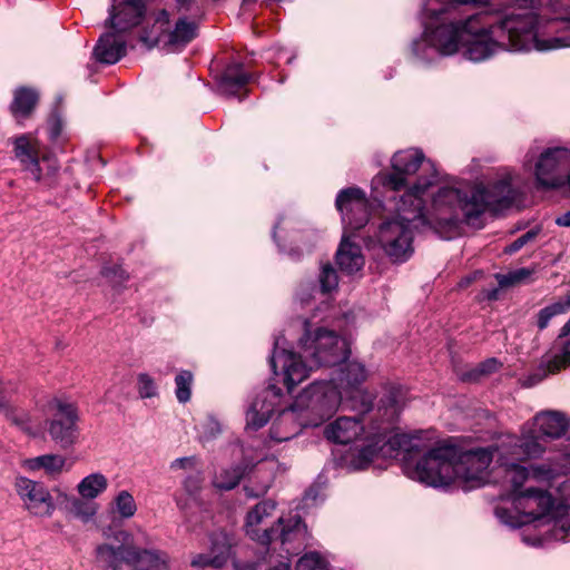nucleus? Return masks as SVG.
<instances>
[{"label":"nucleus","mask_w":570,"mask_h":570,"mask_svg":"<svg viewBox=\"0 0 570 570\" xmlns=\"http://www.w3.org/2000/svg\"><path fill=\"white\" fill-rule=\"evenodd\" d=\"M274 528L277 529L274 541L278 540L282 546L296 542L299 548L306 539V525L298 514L278 518Z\"/></svg>","instance_id":"obj_29"},{"label":"nucleus","mask_w":570,"mask_h":570,"mask_svg":"<svg viewBox=\"0 0 570 570\" xmlns=\"http://www.w3.org/2000/svg\"><path fill=\"white\" fill-rule=\"evenodd\" d=\"M562 299H563V302L567 304V306L570 309V293L567 296L562 297Z\"/></svg>","instance_id":"obj_62"},{"label":"nucleus","mask_w":570,"mask_h":570,"mask_svg":"<svg viewBox=\"0 0 570 570\" xmlns=\"http://www.w3.org/2000/svg\"><path fill=\"white\" fill-rule=\"evenodd\" d=\"M494 512L497 518L507 525L517 528L525 524L524 517H522L518 511L517 514H513L505 508L497 507Z\"/></svg>","instance_id":"obj_49"},{"label":"nucleus","mask_w":570,"mask_h":570,"mask_svg":"<svg viewBox=\"0 0 570 570\" xmlns=\"http://www.w3.org/2000/svg\"><path fill=\"white\" fill-rule=\"evenodd\" d=\"M363 433L364 425L356 416H340L324 430V435L328 441L340 444L351 443Z\"/></svg>","instance_id":"obj_25"},{"label":"nucleus","mask_w":570,"mask_h":570,"mask_svg":"<svg viewBox=\"0 0 570 570\" xmlns=\"http://www.w3.org/2000/svg\"><path fill=\"white\" fill-rule=\"evenodd\" d=\"M245 473V469L242 465H234L227 469H222L215 474L213 484L219 490H232L238 485Z\"/></svg>","instance_id":"obj_37"},{"label":"nucleus","mask_w":570,"mask_h":570,"mask_svg":"<svg viewBox=\"0 0 570 570\" xmlns=\"http://www.w3.org/2000/svg\"><path fill=\"white\" fill-rule=\"evenodd\" d=\"M289 569H291L289 561H281L278 564L272 567L268 570H289Z\"/></svg>","instance_id":"obj_59"},{"label":"nucleus","mask_w":570,"mask_h":570,"mask_svg":"<svg viewBox=\"0 0 570 570\" xmlns=\"http://www.w3.org/2000/svg\"><path fill=\"white\" fill-rule=\"evenodd\" d=\"M303 428H308V425L302 424V420L298 419V414L291 404V406L284 409L273 422L269 430V438L275 442L288 441L298 435Z\"/></svg>","instance_id":"obj_26"},{"label":"nucleus","mask_w":570,"mask_h":570,"mask_svg":"<svg viewBox=\"0 0 570 570\" xmlns=\"http://www.w3.org/2000/svg\"><path fill=\"white\" fill-rule=\"evenodd\" d=\"M405 404L406 393L401 387H392L381 397L372 417L371 443L357 450L350 461L354 470L367 468L379 453L382 456L393 458L404 452V459H406L407 455L424 450L417 435L394 432L395 423Z\"/></svg>","instance_id":"obj_3"},{"label":"nucleus","mask_w":570,"mask_h":570,"mask_svg":"<svg viewBox=\"0 0 570 570\" xmlns=\"http://www.w3.org/2000/svg\"><path fill=\"white\" fill-rule=\"evenodd\" d=\"M568 311H569V307L567 306V304L563 302L562 298H560L558 302L540 309L538 313V320H537V325H538L539 330H544L549 325V322L551 321L552 317H554L559 314H563Z\"/></svg>","instance_id":"obj_43"},{"label":"nucleus","mask_w":570,"mask_h":570,"mask_svg":"<svg viewBox=\"0 0 570 570\" xmlns=\"http://www.w3.org/2000/svg\"><path fill=\"white\" fill-rule=\"evenodd\" d=\"M494 451L498 452V461L503 470L504 480L512 485L513 495L521 491L520 488L529 478L538 479L549 473L543 465L525 468L517 463L518 460H513L505 451L499 448H495Z\"/></svg>","instance_id":"obj_22"},{"label":"nucleus","mask_w":570,"mask_h":570,"mask_svg":"<svg viewBox=\"0 0 570 570\" xmlns=\"http://www.w3.org/2000/svg\"><path fill=\"white\" fill-rule=\"evenodd\" d=\"M52 417L48 421V433L61 449L71 448L78 440V411L75 404L53 399L49 402Z\"/></svg>","instance_id":"obj_11"},{"label":"nucleus","mask_w":570,"mask_h":570,"mask_svg":"<svg viewBox=\"0 0 570 570\" xmlns=\"http://www.w3.org/2000/svg\"><path fill=\"white\" fill-rule=\"evenodd\" d=\"M108 479L100 472L90 473L77 484L79 497L86 500H95L108 488Z\"/></svg>","instance_id":"obj_34"},{"label":"nucleus","mask_w":570,"mask_h":570,"mask_svg":"<svg viewBox=\"0 0 570 570\" xmlns=\"http://www.w3.org/2000/svg\"><path fill=\"white\" fill-rule=\"evenodd\" d=\"M351 237L352 235L343 233L335 255L340 269L348 275L361 271L365 263L361 247L356 243L351 242Z\"/></svg>","instance_id":"obj_27"},{"label":"nucleus","mask_w":570,"mask_h":570,"mask_svg":"<svg viewBox=\"0 0 570 570\" xmlns=\"http://www.w3.org/2000/svg\"><path fill=\"white\" fill-rule=\"evenodd\" d=\"M102 275L110 279L114 285H121L128 279V274L120 266H105Z\"/></svg>","instance_id":"obj_50"},{"label":"nucleus","mask_w":570,"mask_h":570,"mask_svg":"<svg viewBox=\"0 0 570 570\" xmlns=\"http://www.w3.org/2000/svg\"><path fill=\"white\" fill-rule=\"evenodd\" d=\"M269 364L275 374H277L278 366L282 368L283 382L288 392L307 379L309 372L316 367L312 360L304 357L303 352L297 354L287 350L278 351L276 347L269 358Z\"/></svg>","instance_id":"obj_16"},{"label":"nucleus","mask_w":570,"mask_h":570,"mask_svg":"<svg viewBox=\"0 0 570 570\" xmlns=\"http://www.w3.org/2000/svg\"><path fill=\"white\" fill-rule=\"evenodd\" d=\"M144 0H114L110 23L114 29L125 31L140 23L145 14Z\"/></svg>","instance_id":"obj_24"},{"label":"nucleus","mask_w":570,"mask_h":570,"mask_svg":"<svg viewBox=\"0 0 570 570\" xmlns=\"http://www.w3.org/2000/svg\"><path fill=\"white\" fill-rule=\"evenodd\" d=\"M210 542H212V548H210L212 556L220 554V552L226 550V556H225V563H226L230 557V549H232V543H230L228 535L224 532L214 533L210 538Z\"/></svg>","instance_id":"obj_48"},{"label":"nucleus","mask_w":570,"mask_h":570,"mask_svg":"<svg viewBox=\"0 0 570 570\" xmlns=\"http://www.w3.org/2000/svg\"><path fill=\"white\" fill-rule=\"evenodd\" d=\"M342 396L345 397V402L350 404L352 410L360 413H367L373 406L372 393L363 390L361 386L342 392Z\"/></svg>","instance_id":"obj_36"},{"label":"nucleus","mask_w":570,"mask_h":570,"mask_svg":"<svg viewBox=\"0 0 570 570\" xmlns=\"http://www.w3.org/2000/svg\"><path fill=\"white\" fill-rule=\"evenodd\" d=\"M489 298H490V299H494V298H497V291H493V292L489 295Z\"/></svg>","instance_id":"obj_63"},{"label":"nucleus","mask_w":570,"mask_h":570,"mask_svg":"<svg viewBox=\"0 0 570 570\" xmlns=\"http://www.w3.org/2000/svg\"><path fill=\"white\" fill-rule=\"evenodd\" d=\"M322 558L317 552L304 554L296 563V570H315L321 567Z\"/></svg>","instance_id":"obj_51"},{"label":"nucleus","mask_w":570,"mask_h":570,"mask_svg":"<svg viewBox=\"0 0 570 570\" xmlns=\"http://www.w3.org/2000/svg\"><path fill=\"white\" fill-rule=\"evenodd\" d=\"M553 505V498L547 490L528 488L513 495L514 510L524 517L525 524L546 517Z\"/></svg>","instance_id":"obj_18"},{"label":"nucleus","mask_w":570,"mask_h":570,"mask_svg":"<svg viewBox=\"0 0 570 570\" xmlns=\"http://www.w3.org/2000/svg\"><path fill=\"white\" fill-rule=\"evenodd\" d=\"M39 100V94L36 89L29 87H19L13 91V100L10 105L12 116L18 120L30 117Z\"/></svg>","instance_id":"obj_33"},{"label":"nucleus","mask_w":570,"mask_h":570,"mask_svg":"<svg viewBox=\"0 0 570 570\" xmlns=\"http://www.w3.org/2000/svg\"><path fill=\"white\" fill-rule=\"evenodd\" d=\"M117 513L122 519H129L135 515L137 505L134 497L127 490L120 491L114 499Z\"/></svg>","instance_id":"obj_41"},{"label":"nucleus","mask_w":570,"mask_h":570,"mask_svg":"<svg viewBox=\"0 0 570 570\" xmlns=\"http://www.w3.org/2000/svg\"><path fill=\"white\" fill-rule=\"evenodd\" d=\"M0 414L24 432L30 433V417L28 413L14 407L4 397H0Z\"/></svg>","instance_id":"obj_38"},{"label":"nucleus","mask_w":570,"mask_h":570,"mask_svg":"<svg viewBox=\"0 0 570 570\" xmlns=\"http://www.w3.org/2000/svg\"><path fill=\"white\" fill-rule=\"evenodd\" d=\"M342 401V392L334 382L315 381L295 396L292 405L302 424L315 428L332 417Z\"/></svg>","instance_id":"obj_6"},{"label":"nucleus","mask_w":570,"mask_h":570,"mask_svg":"<svg viewBox=\"0 0 570 570\" xmlns=\"http://www.w3.org/2000/svg\"><path fill=\"white\" fill-rule=\"evenodd\" d=\"M366 377L367 372L363 364L348 362L340 368L337 377L331 381L334 382L340 392H347L348 390L360 387Z\"/></svg>","instance_id":"obj_32"},{"label":"nucleus","mask_w":570,"mask_h":570,"mask_svg":"<svg viewBox=\"0 0 570 570\" xmlns=\"http://www.w3.org/2000/svg\"><path fill=\"white\" fill-rule=\"evenodd\" d=\"M500 366L501 364L497 358H488L484 362H481L480 364L474 366L473 368L464 372L461 377L463 381L476 382L482 377L497 372L500 368Z\"/></svg>","instance_id":"obj_40"},{"label":"nucleus","mask_w":570,"mask_h":570,"mask_svg":"<svg viewBox=\"0 0 570 570\" xmlns=\"http://www.w3.org/2000/svg\"><path fill=\"white\" fill-rule=\"evenodd\" d=\"M570 168V148L550 147L542 150L534 163V177L538 186L544 189L564 187Z\"/></svg>","instance_id":"obj_9"},{"label":"nucleus","mask_w":570,"mask_h":570,"mask_svg":"<svg viewBox=\"0 0 570 570\" xmlns=\"http://www.w3.org/2000/svg\"><path fill=\"white\" fill-rule=\"evenodd\" d=\"M252 79V75L243 70L242 63H232L223 71L218 89L227 97H240L247 94L246 86Z\"/></svg>","instance_id":"obj_28"},{"label":"nucleus","mask_w":570,"mask_h":570,"mask_svg":"<svg viewBox=\"0 0 570 570\" xmlns=\"http://www.w3.org/2000/svg\"><path fill=\"white\" fill-rule=\"evenodd\" d=\"M423 160L424 155L417 149L397 151L392 158V167L394 173L380 175L379 179L385 187H389L391 190H400L405 186L404 176L416 173Z\"/></svg>","instance_id":"obj_20"},{"label":"nucleus","mask_w":570,"mask_h":570,"mask_svg":"<svg viewBox=\"0 0 570 570\" xmlns=\"http://www.w3.org/2000/svg\"><path fill=\"white\" fill-rule=\"evenodd\" d=\"M225 556H226V550L220 552V554H214V556H212L210 552L209 553H198L193 557L190 564L193 567H197V568H205V567L220 568L225 564Z\"/></svg>","instance_id":"obj_46"},{"label":"nucleus","mask_w":570,"mask_h":570,"mask_svg":"<svg viewBox=\"0 0 570 570\" xmlns=\"http://www.w3.org/2000/svg\"><path fill=\"white\" fill-rule=\"evenodd\" d=\"M456 458V446L440 445L428 451L413 468L406 463V474L429 487H446L455 481Z\"/></svg>","instance_id":"obj_7"},{"label":"nucleus","mask_w":570,"mask_h":570,"mask_svg":"<svg viewBox=\"0 0 570 570\" xmlns=\"http://www.w3.org/2000/svg\"><path fill=\"white\" fill-rule=\"evenodd\" d=\"M534 425L546 440L559 439L569 429V421L559 411H543L534 416Z\"/></svg>","instance_id":"obj_30"},{"label":"nucleus","mask_w":570,"mask_h":570,"mask_svg":"<svg viewBox=\"0 0 570 570\" xmlns=\"http://www.w3.org/2000/svg\"><path fill=\"white\" fill-rule=\"evenodd\" d=\"M534 158V154H531V151H529L527 155H525V160H524V165L527 166L529 163H531Z\"/></svg>","instance_id":"obj_61"},{"label":"nucleus","mask_w":570,"mask_h":570,"mask_svg":"<svg viewBox=\"0 0 570 570\" xmlns=\"http://www.w3.org/2000/svg\"><path fill=\"white\" fill-rule=\"evenodd\" d=\"M68 511L72 517L81 520L82 522H89L96 515L98 505L92 500H86L81 497L72 498L69 501Z\"/></svg>","instance_id":"obj_39"},{"label":"nucleus","mask_w":570,"mask_h":570,"mask_svg":"<svg viewBox=\"0 0 570 570\" xmlns=\"http://www.w3.org/2000/svg\"><path fill=\"white\" fill-rule=\"evenodd\" d=\"M423 42L422 41H415L413 43V51L415 52L416 56H421L420 52H419V47L422 46Z\"/></svg>","instance_id":"obj_60"},{"label":"nucleus","mask_w":570,"mask_h":570,"mask_svg":"<svg viewBox=\"0 0 570 570\" xmlns=\"http://www.w3.org/2000/svg\"><path fill=\"white\" fill-rule=\"evenodd\" d=\"M175 2L179 12L190 11L196 6V0H175Z\"/></svg>","instance_id":"obj_55"},{"label":"nucleus","mask_w":570,"mask_h":570,"mask_svg":"<svg viewBox=\"0 0 570 570\" xmlns=\"http://www.w3.org/2000/svg\"><path fill=\"white\" fill-rule=\"evenodd\" d=\"M431 185L420 179L406 190L396 205V213L385 219L375 233V242L393 262H404L413 254V230L421 226H430L442 238H445L433 222V205L428 215L423 213L422 195Z\"/></svg>","instance_id":"obj_4"},{"label":"nucleus","mask_w":570,"mask_h":570,"mask_svg":"<svg viewBox=\"0 0 570 570\" xmlns=\"http://www.w3.org/2000/svg\"><path fill=\"white\" fill-rule=\"evenodd\" d=\"M490 0H422L421 19L426 42L439 53L451 56L464 48L466 59L479 62L499 51H530L534 16L525 7L517 6L491 18L476 13L465 20L440 22L443 14L463 4H487Z\"/></svg>","instance_id":"obj_1"},{"label":"nucleus","mask_w":570,"mask_h":570,"mask_svg":"<svg viewBox=\"0 0 570 570\" xmlns=\"http://www.w3.org/2000/svg\"><path fill=\"white\" fill-rule=\"evenodd\" d=\"M96 562L102 570H120L122 563L131 570H171L166 552L136 546L132 535L124 530L96 548Z\"/></svg>","instance_id":"obj_5"},{"label":"nucleus","mask_w":570,"mask_h":570,"mask_svg":"<svg viewBox=\"0 0 570 570\" xmlns=\"http://www.w3.org/2000/svg\"><path fill=\"white\" fill-rule=\"evenodd\" d=\"M492 459L493 453L489 449L461 452L458 448V458L454 461L455 480H460L465 490L484 485L490 481L488 469Z\"/></svg>","instance_id":"obj_12"},{"label":"nucleus","mask_w":570,"mask_h":570,"mask_svg":"<svg viewBox=\"0 0 570 570\" xmlns=\"http://www.w3.org/2000/svg\"><path fill=\"white\" fill-rule=\"evenodd\" d=\"M276 509L274 501L266 500L258 502L246 517V534L262 546L271 544L275 539L274 524L267 527V520L273 515Z\"/></svg>","instance_id":"obj_19"},{"label":"nucleus","mask_w":570,"mask_h":570,"mask_svg":"<svg viewBox=\"0 0 570 570\" xmlns=\"http://www.w3.org/2000/svg\"><path fill=\"white\" fill-rule=\"evenodd\" d=\"M193 464H194V458L185 456V458H178V459L174 460L170 464V468L173 470L187 469V468L193 466Z\"/></svg>","instance_id":"obj_54"},{"label":"nucleus","mask_w":570,"mask_h":570,"mask_svg":"<svg viewBox=\"0 0 570 570\" xmlns=\"http://www.w3.org/2000/svg\"><path fill=\"white\" fill-rule=\"evenodd\" d=\"M194 376L189 371H180L175 377V394L180 403H186L191 396V384Z\"/></svg>","instance_id":"obj_42"},{"label":"nucleus","mask_w":570,"mask_h":570,"mask_svg":"<svg viewBox=\"0 0 570 570\" xmlns=\"http://www.w3.org/2000/svg\"><path fill=\"white\" fill-rule=\"evenodd\" d=\"M137 391L141 399H151L158 395L155 380L147 373H139L137 376Z\"/></svg>","instance_id":"obj_47"},{"label":"nucleus","mask_w":570,"mask_h":570,"mask_svg":"<svg viewBox=\"0 0 570 570\" xmlns=\"http://www.w3.org/2000/svg\"><path fill=\"white\" fill-rule=\"evenodd\" d=\"M22 508L32 517L50 518L56 504L47 485L40 481L19 475L13 483Z\"/></svg>","instance_id":"obj_13"},{"label":"nucleus","mask_w":570,"mask_h":570,"mask_svg":"<svg viewBox=\"0 0 570 570\" xmlns=\"http://www.w3.org/2000/svg\"><path fill=\"white\" fill-rule=\"evenodd\" d=\"M539 234L538 229H530L520 237H518L514 242H512L510 245H508L504 249L508 254H513L518 250H520L525 244L533 240Z\"/></svg>","instance_id":"obj_52"},{"label":"nucleus","mask_w":570,"mask_h":570,"mask_svg":"<svg viewBox=\"0 0 570 570\" xmlns=\"http://www.w3.org/2000/svg\"><path fill=\"white\" fill-rule=\"evenodd\" d=\"M547 440L541 434L533 432L521 438L510 436L499 449L505 451L513 460H527L541 456L546 451Z\"/></svg>","instance_id":"obj_23"},{"label":"nucleus","mask_w":570,"mask_h":570,"mask_svg":"<svg viewBox=\"0 0 570 570\" xmlns=\"http://www.w3.org/2000/svg\"><path fill=\"white\" fill-rule=\"evenodd\" d=\"M335 204L342 215L344 234L353 235L368 223L370 204L362 189L350 187L341 190Z\"/></svg>","instance_id":"obj_14"},{"label":"nucleus","mask_w":570,"mask_h":570,"mask_svg":"<svg viewBox=\"0 0 570 570\" xmlns=\"http://www.w3.org/2000/svg\"><path fill=\"white\" fill-rule=\"evenodd\" d=\"M29 470H43L50 476L59 475L66 466V458L60 454H45L26 461Z\"/></svg>","instance_id":"obj_35"},{"label":"nucleus","mask_w":570,"mask_h":570,"mask_svg":"<svg viewBox=\"0 0 570 570\" xmlns=\"http://www.w3.org/2000/svg\"><path fill=\"white\" fill-rule=\"evenodd\" d=\"M305 332L299 338L301 352L304 357L312 360L313 365L335 366L344 362L350 355V348L344 338L326 328H316L312 332L309 322L304 323Z\"/></svg>","instance_id":"obj_8"},{"label":"nucleus","mask_w":570,"mask_h":570,"mask_svg":"<svg viewBox=\"0 0 570 570\" xmlns=\"http://www.w3.org/2000/svg\"><path fill=\"white\" fill-rule=\"evenodd\" d=\"M184 487L189 494L197 493L198 490L200 489L199 476H197V475L188 476L184 482Z\"/></svg>","instance_id":"obj_53"},{"label":"nucleus","mask_w":570,"mask_h":570,"mask_svg":"<svg viewBox=\"0 0 570 570\" xmlns=\"http://www.w3.org/2000/svg\"><path fill=\"white\" fill-rule=\"evenodd\" d=\"M534 18L535 22L531 28L530 51H550L563 48H570V16H559L554 18V22L551 24L550 30L554 35L546 36L539 31L540 17L539 13L533 9L525 7Z\"/></svg>","instance_id":"obj_17"},{"label":"nucleus","mask_w":570,"mask_h":570,"mask_svg":"<svg viewBox=\"0 0 570 570\" xmlns=\"http://www.w3.org/2000/svg\"><path fill=\"white\" fill-rule=\"evenodd\" d=\"M282 395V389L275 384H271L262 391L246 412L247 428L258 430L264 426L279 404Z\"/></svg>","instance_id":"obj_21"},{"label":"nucleus","mask_w":570,"mask_h":570,"mask_svg":"<svg viewBox=\"0 0 570 570\" xmlns=\"http://www.w3.org/2000/svg\"><path fill=\"white\" fill-rule=\"evenodd\" d=\"M237 570H256L257 566L255 562L235 563Z\"/></svg>","instance_id":"obj_58"},{"label":"nucleus","mask_w":570,"mask_h":570,"mask_svg":"<svg viewBox=\"0 0 570 570\" xmlns=\"http://www.w3.org/2000/svg\"><path fill=\"white\" fill-rule=\"evenodd\" d=\"M14 155L35 180L52 177L58 170L57 160L49 156L40 158L38 141L28 135H21L14 140Z\"/></svg>","instance_id":"obj_15"},{"label":"nucleus","mask_w":570,"mask_h":570,"mask_svg":"<svg viewBox=\"0 0 570 570\" xmlns=\"http://www.w3.org/2000/svg\"><path fill=\"white\" fill-rule=\"evenodd\" d=\"M532 273H533L532 269L523 267V268L512 271L508 274H497L495 278H497L500 287H510V286H514L517 284L522 283L529 276H531Z\"/></svg>","instance_id":"obj_45"},{"label":"nucleus","mask_w":570,"mask_h":570,"mask_svg":"<svg viewBox=\"0 0 570 570\" xmlns=\"http://www.w3.org/2000/svg\"><path fill=\"white\" fill-rule=\"evenodd\" d=\"M470 282H471V279H470V278H466V279H465V284H469Z\"/></svg>","instance_id":"obj_64"},{"label":"nucleus","mask_w":570,"mask_h":570,"mask_svg":"<svg viewBox=\"0 0 570 570\" xmlns=\"http://www.w3.org/2000/svg\"><path fill=\"white\" fill-rule=\"evenodd\" d=\"M517 197L512 175L505 173L488 188L482 185L441 187L433 196L432 217L435 228L446 239L459 234L461 223L475 225L487 208L499 210L509 207Z\"/></svg>","instance_id":"obj_2"},{"label":"nucleus","mask_w":570,"mask_h":570,"mask_svg":"<svg viewBox=\"0 0 570 570\" xmlns=\"http://www.w3.org/2000/svg\"><path fill=\"white\" fill-rule=\"evenodd\" d=\"M126 55L125 41L115 32H107L100 37L95 47L94 56L102 63L112 65Z\"/></svg>","instance_id":"obj_31"},{"label":"nucleus","mask_w":570,"mask_h":570,"mask_svg":"<svg viewBox=\"0 0 570 570\" xmlns=\"http://www.w3.org/2000/svg\"><path fill=\"white\" fill-rule=\"evenodd\" d=\"M318 282L323 294L331 293L337 288L338 276L335 268L330 263L322 265Z\"/></svg>","instance_id":"obj_44"},{"label":"nucleus","mask_w":570,"mask_h":570,"mask_svg":"<svg viewBox=\"0 0 570 570\" xmlns=\"http://www.w3.org/2000/svg\"><path fill=\"white\" fill-rule=\"evenodd\" d=\"M267 489H268V485H264L259 490L253 491L252 488H249L248 485L244 487V490L248 498H258V497L265 494L267 492Z\"/></svg>","instance_id":"obj_56"},{"label":"nucleus","mask_w":570,"mask_h":570,"mask_svg":"<svg viewBox=\"0 0 570 570\" xmlns=\"http://www.w3.org/2000/svg\"><path fill=\"white\" fill-rule=\"evenodd\" d=\"M197 36V24L187 18H179L174 28H170L169 13L166 10L159 11L155 19L151 33L144 38L150 39L151 46H163L170 49H180L189 43Z\"/></svg>","instance_id":"obj_10"},{"label":"nucleus","mask_w":570,"mask_h":570,"mask_svg":"<svg viewBox=\"0 0 570 570\" xmlns=\"http://www.w3.org/2000/svg\"><path fill=\"white\" fill-rule=\"evenodd\" d=\"M556 224L561 227H570V210L558 216L556 218Z\"/></svg>","instance_id":"obj_57"}]
</instances>
